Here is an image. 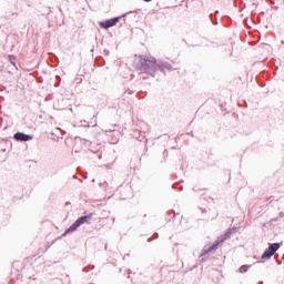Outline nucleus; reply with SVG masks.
Listing matches in <instances>:
<instances>
[{"mask_svg":"<svg viewBox=\"0 0 284 284\" xmlns=\"http://www.w3.org/2000/svg\"><path fill=\"white\" fill-rule=\"evenodd\" d=\"M135 68L149 77H155L156 70L160 72H171L172 64L163 61H156V58L152 55H139L135 60Z\"/></svg>","mask_w":284,"mask_h":284,"instance_id":"f257e3e1","label":"nucleus"},{"mask_svg":"<svg viewBox=\"0 0 284 284\" xmlns=\"http://www.w3.org/2000/svg\"><path fill=\"white\" fill-rule=\"evenodd\" d=\"M230 236H232V231H227L225 234L221 235L211 246L204 248L201 256H205V254H210V252H215V250H219V245H221V243H225Z\"/></svg>","mask_w":284,"mask_h":284,"instance_id":"f03ea898","label":"nucleus"},{"mask_svg":"<svg viewBox=\"0 0 284 284\" xmlns=\"http://www.w3.org/2000/svg\"><path fill=\"white\" fill-rule=\"evenodd\" d=\"M281 250V243L268 244V247L262 254V258H272L273 254H276Z\"/></svg>","mask_w":284,"mask_h":284,"instance_id":"7ed1b4c3","label":"nucleus"},{"mask_svg":"<svg viewBox=\"0 0 284 284\" xmlns=\"http://www.w3.org/2000/svg\"><path fill=\"white\" fill-rule=\"evenodd\" d=\"M119 23V17L105 20L100 22L101 28H104V30H108L109 28H114Z\"/></svg>","mask_w":284,"mask_h":284,"instance_id":"20e7f679","label":"nucleus"},{"mask_svg":"<svg viewBox=\"0 0 284 284\" xmlns=\"http://www.w3.org/2000/svg\"><path fill=\"white\" fill-rule=\"evenodd\" d=\"M13 139L16 141H20V142L32 141V135L17 132V133H14Z\"/></svg>","mask_w":284,"mask_h":284,"instance_id":"39448f33","label":"nucleus"},{"mask_svg":"<svg viewBox=\"0 0 284 284\" xmlns=\"http://www.w3.org/2000/svg\"><path fill=\"white\" fill-rule=\"evenodd\" d=\"M81 222L80 220L78 219L73 224L72 226H70L69 229L65 230V232L62 234V236H67V234H70V232H77V229L78 227H81Z\"/></svg>","mask_w":284,"mask_h":284,"instance_id":"423d86ee","label":"nucleus"},{"mask_svg":"<svg viewBox=\"0 0 284 284\" xmlns=\"http://www.w3.org/2000/svg\"><path fill=\"white\" fill-rule=\"evenodd\" d=\"M83 142H84V145L91 150V152H99V150L101 148V144H98V148L94 149L92 146V142L90 140H87V139H84Z\"/></svg>","mask_w":284,"mask_h":284,"instance_id":"0eeeda50","label":"nucleus"},{"mask_svg":"<svg viewBox=\"0 0 284 284\" xmlns=\"http://www.w3.org/2000/svg\"><path fill=\"white\" fill-rule=\"evenodd\" d=\"M92 216H94L93 213L89 214V215H83L78 217V220H80V223L83 225V223H90V221H92Z\"/></svg>","mask_w":284,"mask_h":284,"instance_id":"6e6552de","label":"nucleus"},{"mask_svg":"<svg viewBox=\"0 0 284 284\" xmlns=\"http://www.w3.org/2000/svg\"><path fill=\"white\" fill-rule=\"evenodd\" d=\"M250 267H252V266L251 265H242L240 267L241 274H245V272H247V270H250Z\"/></svg>","mask_w":284,"mask_h":284,"instance_id":"1a4fd4ad","label":"nucleus"},{"mask_svg":"<svg viewBox=\"0 0 284 284\" xmlns=\"http://www.w3.org/2000/svg\"><path fill=\"white\" fill-rule=\"evenodd\" d=\"M9 61H10V63L12 64V65H17V57H14V55H9Z\"/></svg>","mask_w":284,"mask_h":284,"instance_id":"9d476101","label":"nucleus"},{"mask_svg":"<svg viewBox=\"0 0 284 284\" xmlns=\"http://www.w3.org/2000/svg\"><path fill=\"white\" fill-rule=\"evenodd\" d=\"M80 123L82 128H90V124L85 121H81Z\"/></svg>","mask_w":284,"mask_h":284,"instance_id":"9b49d317","label":"nucleus"},{"mask_svg":"<svg viewBox=\"0 0 284 284\" xmlns=\"http://www.w3.org/2000/svg\"><path fill=\"white\" fill-rule=\"evenodd\" d=\"M278 216H280V219H284V213L280 212Z\"/></svg>","mask_w":284,"mask_h":284,"instance_id":"f8f14e48","label":"nucleus"},{"mask_svg":"<svg viewBox=\"0 0 284 284\" xmlns=\"http://www.w3.org/2000/svg\"><path fill=\"white\" fill-rule=\"evenodd\" d=\"M108 132H114V129H113V130L105 131V134H108Z\"/></svg>","mask_w":284,"mask_h":284,"instance_id":"ddd939ff","label":"nucleus"},{"mask_svg":"<svg viewBox=\"0 0 284 284\" xmlns=\"http://www.w3.org/2000/svg\"><path fill=\"white\" fill-rule=\"evenodd\" d=\"M154 236H155V237H158V236H159V234H158V233H155V234H154Z\"/></svg>","mask_w":284,"mask_h":284,"instance_id":"4468645a","label":"nucleus"},{"mask_svg":"<svg viewBox=\"0 0 284 284\" xmlns=\"http://www.w3.org/2000/svg\"><path fill=\"white\" fill-rule=\"evenodd\" d=\"M271 221H272V223H274V221H276V220L273 219V220H271Z\"/></svg>","mask_w":284,"mask_h":284,"instance_id":"2eb2a0df","label":"nucleus"}]
</instances>
